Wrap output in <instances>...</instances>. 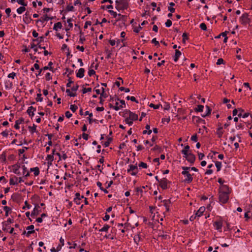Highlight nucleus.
<instances>
[{"label": "nucleus", "mask_w": 252, "mask_h": 252, "mask_svg": "<svg viewBox=\"0 0 252 252\" xmlns=\"http://www.w3.org/2000/svg\"><path fill=\"white\" fill-rule=\"evenodd\" d=\"M24 120L23 118H21L19 120H16L15 122L14 127L17 129H19L20 128L19 125L22 124L24 122Z\"/></svg>", "instance_id": "16"}, {"label": "nucleus", "mask_w": 252, "mask_h": 252, "mask_svg": "<svg viewBox=\"0 0 252 252\" xmlns=\"http://www.w3.org/2000/svg\"><path fill=\"white\" fill-rule=\"evenodd\" d=\"M205 210V208L204 207H201L199 210L196 212L195 215L196 216L199 217L201 216L203 213V212Z\"/></svg>", "instance_id": "12"}, {"label": "nucleus", "mask_w": 252, "mask_h": 252, "mask_svg": "<svg viewBox=\"0 0 252 252\" xmlns=\"http://www.w3.org/2000/svg\"><path fill=\"white\" fill-rule=\"evenodd\" d=\"M43 100V98L41 97V94H37V97L36 98V100L37 101H42Z\"/></svg>", "instance_id": "49"}, {"label": "nucleus", "mask_w": 252, "mask_h": 252, "mask_svg": "<svg viewBox=\"0 0 252 252\" xmlns=\"http://www.w3.org/2000/svg\"><path fill=\"white\" fill-rule=\"evenodd\" d=\"M36 126L34 124L32 126H29V129H30V131H31V132L32 133L36 132Z\"/></svg>", "instance_id": "32"}, {"label": "nucleus", "mask_w": 252, "mask_h": 252, "mask_svg": "<svg viewBox=\"0 0 252 252\" xmlns=\"http://www.w3.org/2000/svg\"><path fill=\"white\" fill-rule=\"evenodd\" d=\"M189 147L188 145H187L185 148L182 150V153L185 156L189 154Z\"/></svg>", "instance_id": "28"}, {"label": "nucleus", "mask_w": 252, "mask_h": 252, "mask_svg": "<svg viewBox=\"0 0 252 252\" xmlns=\"http://www.w3.org/2000/svg\"><path fill=\"white\" fill-rule=\"evenodd\" d=\"M164 206H165L167 211H169L170 206L171 204L170 199L164 200L163 201Z\"/></svg>", "instance_id": "13"}, {"label": "nucleus", "mask_w": 252, "mask_h": 252, "mask_svg": "<svg viewBox=\"0 0 252 252\" xmlns=\"http://www.w3.org/2000/svg\"><path fill=\"white\" fill-rule=\"evenodd\" d=\"M126 99L127 100H129L130 99V100H131L132 101H134V102H136V103H138V101L136 100V98H135V97L134 96H127L126 97Z\"/></svg>", "instance_id": "48"}, {"label": "nucleus", "mask_w": 252, "mask_h": 252, "mask_svg": "<svg viewBox=\"0 0 252 252\" xmlns=\"http://www.w3.org/2000/svg\"><path fill=\"white\" fill-rule=\"evenodd\" d=\"M31 170L34 172V174L35 176H37L39 173V170L37 167L31 168Z\"/></svg>", "instance_id": "33"}, {"label": "nucleus", "mask_w": 252, "mask_h": 252, "mask_svg": "<svg viewBox=\"0 0 252 252\" xmlns=\"http://www.w3.org/2000/svg\"><path fill=\"white\" fill-rule=\"evenodd\" d=\"M139 167L140 168H147V165L146 163L143 162H141L139 164Z\"/></svg>", "instance_id": "46"}, {"label": "nucleus", "mask_w": 252, "mask_h": 252, "mask_svg": "<svg viewBox=\"0 0 252 252\" xmlns=\"http://www.w3.org/2000/svg\"><path fill=\"white\" fill-rule=\"evenodd\" d=\"M215 165L217 168V171H219L220 170L221 167V163L220 161H216Z\"/></svg>", "instance_id": "35"}, {"label": "nucleus", "mask_w": 252, "mask_h": 252, "mask_svg": "<svg viewBox=\"0 0 252 252\" xmlns=\"http://www.w3.org/2000/svg\"><path fill=\"white\" fill-rule=\"evenodd\" d=\"M94 74H95V71L93 69H90L88 71V74L90 76H91Z\"/></svg>", "instance_id": "64"}, {"label": "nucleus", "mask_w": 252, "mask_h": 252, "mask_svg": "<svg viewBox=\"0 0 252 252\" xmlns=\"http://www.w3.org/2000/svg\"><path fill=\"white\" fill-rule=\"evenodd\" d=\"M168 10L171 12V13L168 14V17H171L172 15V13L173 12V2H171L170 3V6L168 7Z\"/></svg>", "instance_id": "22"}, {"label": "nucleus", "mask_w": 252, "mask_h": 252, "mask_svg": "<svg viewBox=\"0 0 252 252\" xmlns=\"http://www.w3.org/2000/svg\"><path fill=\"white\" fill-rule=\"evenodd\" d=\"M204 109V106L201 105H199L197 106V107L195 109L196 111L198 112H203Z\"/></svg>", "instance_id": "43"}, {"label": "nucleus", "mask_w": 252, "mask_h": 252, "mask_svg": "<svg viewBox=\"0 0 252 252\" xmlns=\"http://www.w3.org/2000/svg\"><path fill=\"white\" fill-rule=\"evenodd\" d=\"M224 63L223 60L221 58H220L218 60L217 64L218 65H220L221 64H223Z\"/></svg>", "instance_id": "60"}, {"label": "nucleus", "mask_w": 252, "mask_h": 252, "mask_svg": "<svg viewBox=\"0 0 252 252\" xmlns=\"http://www.w3.org/2000/svg\"><path fill=\"white\" fill-rule=\"evenodd\" d=\"M222 130V126H221V125H220L217 130V134L218 135V137L220 138L222 136L223 131Z\"/></svg>", "instance_id": "17"}, {"label": "nucleus", "mask_w": 252, "mask_h": 252, "mask_svg": "<svg viewBox=\"0 0 252 252\" xmlns=\"http://www.w3.org/2000/svg\"><path fill=\"white\" fill-rule=\"evenodd\" d=\"M22 168L23 170V175H24L25 177H26L29 176L30 175V174L28 172H27V167L25 165H23L22 166Z\"/></svg>", "instance_id": "29"}, {"label": "nucleus", "mask_w": 252, "mask_h": 252, "mask_svg": "<svg viewBox=\"0 0 252 252\" xmlns=\"http://www.w3.org/2000/svg\"><path fill=\"white\" fill-rule=\"evenodd\" d=\"M118 17V19H117V21H119V20H123L125 18V16H124V15H121V14H118V16H117Z\"/></svg>", "instance_id": "57"}, {"label": "nucleus", "mask_w": 252, "mask_h": 252, "mask_svg": "<svg viewBox=\"0 0 252 252\" xmlns=\"http://www.w3.org/2000/svg\"><path fill=\"white\" fill-rule=\"evenodd\" d=\"M25 205L23 207V209H26V208L29 209L31 207V205H29L27 201L25 202Z\"/></svg>", "instance_id": "53"}, {"label": "nucleus", "mask_w": 252, "mask_h": 252, "mask_svg": "<svg viewBox=\"0 0 252 252\" xmlns=\"http://www.w3.org/2000/svg\"><path fill=\"white\" fill-rule=\"evenodd\" d=\"M62 27V25L61 22H58L54 24L53 30L55 31H58L59 29H61Z\"/></svg>", "instance_id": "19"}, {"label": "nucleus", "mask_w": 252, "mask_h": 252, "mask_svg": "<svg viewBox=\"0 0 252 252\" xmlns=\"http://www.w3.org/2000/svg\"><path fill=\"white\" fill-rule=\"evenodd\" d=\"M119 89H120L121 91H125V92H126V93H128V92L130 91V90H129V89L128 88H125L123 87H120V88H119Z\"/></svg>", "instance_id": "59"}, {"label": "nucleus", "mask_w": 252, "mask_h": 252, "mask_svg": "<svg viewBox=\"0 0 252 252\" xmlns=\"http://www.w3.org/2000/svg\"><path fill=\"white\" fill-rule=\"evenodd\" d=\"M214 225L217 230H220L221 229L222 227V223L221 221H216Z\"/></svg>", "instance_id": "20"}, {"label": "nucleus", "mask_w": 252, "mask_h": 252, "mask_svg": "<svg viewBox=\"0 0 252 252\" xmlns=\"http://www.w3.org/2000/svg\"><path fill=\"white\" fill-rule=\"evenodd\" d=\"M110 106L111 108L115 109L116 111H118L123 107V106H122V105H119V103L118 102H116L115 103V105L114 106H113L112 104H110Z\"/></svg>", "instance_id": "15"}, {"label": "nucleus", "mask_w": 252, "mask_h": 252, "mask_svg": "<svg viewBox=\"0 0 252 252\" xmlns=\"http://www.w3.org/2000/svg\"><path fill=\"white\" fill-rule=\"evenodd\" d=\"M140 237L139 235H135L134 237V241L135 243L138 244V242L140 241Z\"/></svg>", "instance_id": "44"}, {"label": "nucleus", "mask_w": 252, "mask_h": 252, "mask_svg": "<svg viewBox=\"0 0 252 252\" xmlns=\"http://www.w3.org/2000/svg\"><path fill=\"white\" fill-rule=\"evenodd\" d=\"M172 22L170 20H167L165 22V26L167 27H170L172 25Z\"/></svg>", "instance_id": "54"}, {"label": "nucleus", "mask_w": 252, "mask_h": 252, "mask_svg": "<svg viewBox=\"0 0 252 252\" xmlns=\"http://www.w3.org/2000/svg\"><path fill=\"white\" fill-rule=\"evenodd\" d=\"M128 117L132 121L136 120L138 119V115L132 112L129 111Z\"/></svg>", "instance_id": "18"}, {"label": "nucleus", "mask_w": 252, "mask_h": 252, "mask_svg": "<svg viewBox=\"0 0 252 252\" xmlns=\"http://www.w3.org/2000/svg\"><path fill=\"white\" fill-rule=\"evenodd\" d=\"M182 55V53L181 51L176 50H175V54L174 55V62H176L178 59L179 57Z\"/></svg>", "instance_id": "21"}, {"label": "nucleus", "mask_w": 252, "mask_h": 252, "mask_svg": "<svg viewBox=\"0 0 252 252\" xmlns=\"http://www.w3.org/2000/svg\"><path fill=\"white\" fill-rule=\"evenodd\" d=\"M34 228V225H31L27 227V230H28V232L26 233L28 237H29L30 234H32L34 232V231L33 230Z\"/></svg>", "instance_id": "10"}, {"label": "nucleus", "mask_w": 252, "mask_h": 252, "mask_svg": "<svg viewBox=\"0 0 252 252\" xmlns=\"http://www.w3.org/2000/svg\"><path fill=\"white\" fill-rule=\"evenodd\" d=\"M171 182H169L166 178H163L160 180L159 185L163 189H166L169 187Z\"/></svg>", "instance_id": "4"}, {"label": "nucleus", "mask_w": 252, "mask_h": 252, "mask_svg": "<svg viewBox=\"0 0 252 252\" xmlns=\"http://www.w3.org/2000/svg\"><path fill=\"white\" fill-rule=\"evenodd\" d=\"M230 189L227 185H222L220 188L219 200L221 203H226L229 199Z\"/></svg>", "instance_id": "1"}, {"label": "nucleus", "mask_w": 252, "mask_h": 252, "mask_svg": "<svg viewBox=\"0 0 252 252\" xmlns=\"http://www.w3.org/2000/svg\"><path fill=\"white\" fill-rule=\"evenodd\" d=\"M199 27L202 30L206 31L207 30V26L204 23L200 24Z\"/></svg>", "instance_id": "52"}, {"label": "nucleus", "mask_w": 252, "mask_h": 252, "mask_svg": "<svg viewBox=\"0 0 252 252\" xmlns=\"http://www.w3.org/2000/svg\"><path fill=\"white\" fill-rule=\"evenodd\" d=\"M16 76V73L12 72L8 75V77L12 79H14Z\"/></svg>", "instance_id": "61"}, {"label": "nucleus", "mask_w": 252, "mask_h": 252, "mask_svg": "<svg viewBox=\"0 0 252 252\" xmlns=\"http://www.w3.org/2000/svg\"><path fill=\"white\" fill-rule=\"evenodd\" d=\"M152 42L154 43L156 46H159V43L158 41H157V39L156 38H153L152 40Z\"/></svg>", "instance_id": "56"}, {"label": "nucleus", "mask_w": 252, "mask_h": 252, "mask_svg": "<svg viewBox=\"0 0 252 252\" xmlns=\"http://www.w3.org/2000/svg\"><path fill=\"white\" fill-rule=\"evenodd\" d=\"M182 169L184 170V171H182V174L186 176L188 174V173H189L188 170L190 169V167L184 166V167H182Z\"/></svg>", "instance_id": "30"}, {"label": "nucleus", "mask_w": 252, "mask_h": 252, "mask_svg": "<svg viewBox=\"0 0 252 252\" xmlns=\"http://www.w3.org/2000/svg\"><path fill=\"white\" fill-rule=\"evenodd\" d=\"M66 93L69 96H70L71 97H74V96H75L76 95V94L75 93H71V92H70L69 89H66Z\"/></svg>", "instance_id": "38"}, {"label": "nucleus", "mask_w": 252, "mask_h": 252, "mask_svg": "<svg viewBox=\"0 0 252 252\" xmlns=\"http://www.w3.org/2000/svg\"><path fill=\"white\" fill-rule=\"evenodd\" d=\"M206 111H205V113H204L203 114H202V116L203 117H205L208 116V115H209L211 113V109L210 108V107L209 106H206Z\"/></svg>", "instance_id": "26"}, {"label": "nucleus", "mask_w": 252, "mask_h": 252, "mask_svg": "<svg viewBox=\"0 0 252 252\" xmlns=\"http://www.w3.org/2000/svg\"><path fill=\"white\" fill-rule=\"evenodd\" d=\"M50 19V17H48L47 14H45L43 17L41 18V19L38 20L37 22H44V21H48Z\"/></svg>", "instance_id": "24"}, {"label": "nucleus", "mask_w": 252, "mask_h": 252, "mask_svg": "<svg viewBox=\"0 0 252 252\" xmlns=\"http://www.w3.org/2000/svg\"><path fill=\"white\" fill-rule=\"evenodd\" d=\"M46 160L48 161L52 162L54 160V156L53 155H48L46 157Z\"/></svg>", "instance_id": "37"}, {"label": "nucleus", "mask_w": 252, "mask_h": 252, "mask_svg": "<svg viewBox=\"0 0 252 252\" xmlns=\"http://www.w3.org/2000/svg\"><path fill=\"white\" fill-rule=\"evenodd\" d=\"M185 181L187 183H190L192 181V178L191 174L189 173H188V174L185 176Z\"/></svg>", "instance_id": "23"}, {"label": "nucleus", "mask_w": 252, "mask_h": 252, "mask_svg": "<svg viewBox=\"0 0 252 252\" xmlns=\"http://www.w3.org/2000/svg\"><path fill=\"white\" fill-rule=\"evenodd\" d=\"M25 6H21L17 8L16 10L17 13L19 14H21L22 13H23L26 10V8L25 7Z\"/></svg>", "instance_id": "25"}, {"label": "nucleus", "mask_w": 252, "mask_h": 252, "mask_svg": "<svg viewBox=\"0 0 252 252\" xmlns=\"http://www.w3.org/2000/svg\"><path fill=\"white\" fill-rule=\"evenodd\" d=\"M121 8L123 9H126L127 8V4L125 2H122L120 3Z\"/></svg>", "instance_id": "36"}, {"label": "nucleus", "mask_w": 252, "mask_h": 252, "mask_svg": "<svg viewBox=\"0 0 252 252\" xmlns=\"http://www.w3.org/2000/svg\"><path fill=\"white\" fill-rule=\"evenodd\" d=\"M96 185L100 188V189L103 191L105 193H107L108 192V191L106 189H103V187H101L102 184L100 182H97L96 183Z\"/></svg>", "instance_id": "31"}, {"label": "nucleus", "mask_w": 252, "mask_h": 252, "mask_svg": "<svg viewBox=\"0 0 252 252\" xmlns=\"http://www.w3.org/2000/svg\"><path fill=\"white\" fill-rule=\"evenodd\" d=\"M31 48L33 49L35 52H37L38 51L36 45L34 44L33 43H31Z\"/></svg>", "instance_id": "41"}, {"label": "nucleus", "mask_w": 252, "mask_h": 252, "mask_svg": "<svg viewBox=\"0 0 252 252\" xmlns=\"http://www.w3.org/2000/svg\"><path fill=\"white\" fill-rule=\"evenodd\" d=\"M16 1L19 4L22 6H27V3L25 1V0H17Z\"/></svg>", "instance_id": "34"}, {"label": "nucleus", "mask_w": 252, "mask_h": 252, "mask_svg": "<svg viewBox=\"0 0 252 252\" xmlns=\"http://www.w3.org/2000/svg\"><path fill=\"white\" fill-rule=\"evenodd\" d=\"M0 159L2 160V161H5L6 160V156H5V154L4 153H2L0 157Z\"/></svg>", "instance_id": "58"}, {"label": "nucleus", "mask_w": 252, "mask_h": 252, "mask_svg": "<svg viewBox=\"0 0 252 252\" xmlns=\"http://www.w3.org/2000/svg\"><path fill=\"white\" fill-rule=\"evenodd\" d=\"M83 196H81L80 193H76L75 194V198H74V201L76 204H80V200L82 198H83Z\"/></svg>", "instance_id": "7"}, {"label": "nucleus", "mask_w": 252, "mask_h": 252, "mask_svg": "<svg viewBox=\"0 0 252 252\" xmlns=\"http://www.w3.org/2000/svg\"><path fill=\"white\" fill-rule=\"evenodd\" d=\"M125 122L129 126H131L133 124V121L131 119H130L129 117L126 119Z\"/></svg>", "instance_id": "39"}, {"label": "nucleus", "mask_w": 252, "mask_h": 252, "mask_svg": "<svg viewBox=\"0 0 252 252\" xmlns=\"http://www.w3.org/2000/svg\"><path fill=\"white\" fill-rule=\"evenodd\" d=\"M24 180H23L22 177L18 178L16 176H13L10 178L9 180V184L10 185H16L18 183H21L23 182Z\"/></svg>", "instance_id": "2"}, {"label": "nucleus", "mask_w": 252, "mask_h": 252, "mask_svg": "<svg viewBox=\"0 0 252 252\" xmlns=\"http://www.w3.org/2000/svg\"><path fill=\"white\" fill-rule=\"evenodd\" d=\"M138 171V169L137 165H130L129 168L127 169V172L131 175L135 176L136 175Z\"/></svg>", "instance_id": "3"}, {"label": "nucleus", "mask_w": 252, "mask_h": 252, "mask_svg": "<svg viewBox=\"0 0 252 252\" xmlns=\"http://www.w3.org/2000/svg\"><path fill=\"white\" fill-rule=\"evenodd\" d=\"M112 140V139L111 138H108L107 141H106L104 144L105 147H108Z\"/></svg>", "instance_id": "42"}, {"label": "nucleus", "mask_w": 252, "mask_h": 252, "mask_svg": "<svg viewBox=\"0 0 252 252\" xmlns=\"http://www.w3.org/2000/svg\"><path fill=\"white\" fill-rule=\"evenodd\" d=\"M149 106H150V107H153L156 109H158L160 107V105H155L153 103H151Z\"/></svg>", "instance_id": "55"}, {"label": "nucleus", "mask_w": 252, "mask_h": 252, "mask_svg": "<svg viewBox=\"0 0 252 252\" xmlns=\"http://www.w3.org/2000/svg\"><path fill=\"white\" fill-rule=\"evenodd\" d=\"M65 117L67 118H69L72 116V114L68 111L65 112Z\"/></svg>", "instance_id": "63"}, {"label": "nucleus", "mask_w": 252, "mask_h": 252, "mask_svg": "<svg viewBox=\"0 0 252 252\" xmlns=\"http://www.w3.org/2000/svg\"><path fill=\"white\" fill-rule=\"evenodd\" d=\"M110 228V226L108 224H105L103 227L99 230L100 232H107Z\"/></svg>", "instance_id": "27"}, {"label": "nucleus", "mask_w": 252, "mask_h": 252, "mask_svg": "<svg viewBox=\"0 0 252 252\" xmlns=\"http://www.w3.org/2000/svg\"><path fill=\"white\" fill-rule=\"evenodd\" d=\"M91 91H92L91 88H84L82 90V93H83V94H86L87 92H91Z\"/></svg>", "instance_id": "50"}, {"label": "nucleus", "mask_w": 252, "mask_h": 252, "mask_svg": "<svg viewBox=\"0 0 252 252\" xmlns=\"http://www.w3.org/2000/svg\"><path fill=\"white\" fill-rule=\"evenodd\" d=\"M35 111V108L32 106H30L28 108L27 112L30 116L32 117L34 115V111Z\"/></svg>", "instance_id": "14"}, {"label": "nucleus", "mask_w": 252, "mask_h": 252, "mask_svg": "<svg viewBox=\"0 0 252 252\" xmlns=\"http://www.w3.org/2000/svg\"><path fill=\"white\" fill-rule=\"evenodd\" d=\"M3 210L5 212V216L7 217L8 216V212L11 210V209L7 206H4Z\"/></svg>", "instance_id": "40"}, {"label": "nucleus", "mask_w": 252, "mask_h": 252, "mask_svg": "<svg viewBox=\"0 0 252 252\" xmlns=\"http://www.w3.org/2000/svg\"><path fill=\"white\" fill-rule=\"evenodd\" d=\"M241 23L243 25H246L249 22L248 15L247 13L243 14L240 18Z\"/></svg>", "instance_id": "5"}, {"label": "nucleus", "mask_w": 252, "mask_h": 252, "mask_svg": "<svg viewBox=\"0 0 252 252\" xmlns=\"http://www.w3.org/2000/svg\"><path fill=\"white\" fill-rule=\"evenodd\" d=\"M20 168V165L19 164H15L12 166V170L13 172L17 175H20V172L19 171V168Z\"/></svg>", "instance_id": "8"}, {"label": "nucleus", "mask_w": 252, "mask_h": 252, "mask_svg": "<svg viewBox=\"0 0 252 252\" xmlns=\"http://www.w3.org/2000/svg\"><path fill=\"white\" fill-rule=\"evenodd\" d=\"M109 13L113 16L114 18H117L118 14H117L116 12L112 10H108Z\"/></svg>", "instance_id": "45"}, {"label": "nucleus", "mask_w": 252, "mask_h": 252, "mask_svg": "<svg viewBox=\"0 0 252 252\" xmlns=\"http://www.w3.org/2000/svg\"><path fill=\"white\" fill-rule=\"evenodd\" d=\"M27 149H28L27 147H24L23 149H19L18 150L19 153L20 154H23V153H24L25 152V150H27Z\"/></svg>", "instance_id": "62"}, {"label": "nucleus", "mask_w": 252, "mask_h": 252, "mask_svg": "<svg viewBox=\"0 0 252 252\" xmlns=\"http://www.w3.org/2000/svg\"><path fill=\"white\" fill-rule=\"evenodd\" d=\"M77 106L75 105H71L70 106V109L73 112H74L77 110Z\"/></svg>", "instance_id": "51"}, {"label": "nucleus", "mask_w": 252, "mask_h": 252, "mask_svg": "<svg viewBox=\"0 0 252 252\" xmlns=\"http://www.w3.org/2000/svg\"><path fill=\"white\" fill-rule=\"evenodd\" d=\"M184 157L186 158L187 160L188 161H189L190 163H193L195 159V156L191 153H189V154L187 155Z\"/></svg>", "instance_id": "6"}, {"label": "nucleus", "mask_w": 252, "mask_h": 252, "mask_svg": "<svg viewBox=\"0 0 252 252\" xmlns=\"http://www.w3.org/2000/svg\"><path fill=\"white\" fill-rule=\"evenodd\" d=\"M40 206L38 205H36L33 209V210L32 211L31 213V216H37L39 213V209Z\"/></svg>", "instance_id": "9"}, {"label": "nucleus", "mask_w": 252, "mask_h": 252, "mask_svg": "<svg viewBox=\"0 0 252 252\" xmlns=\"http://www.w3.org/2000/svg\"><path fill=\"white\" fill-rule=\"evenodd\" d=\"M72 21V18H68L67 20V23L68 24V27H69V28H71L73 27V24L71 23Z\"/></svg>", "instance_id": "47"}, {"label": "nucleus", "mask_w": 252, "mask_h": 252, "mask_svg": "<svg viewBox=\"0 0 252 252\" xmlns=\"http://www.w3.org/2000/svg\"><path fill=\"white\" fill-rule=\"evenodd\" d=\"M85 69L83 68H80L76 73V76L78 78H82L84 76Z\"/></svg>", "instance_id": "11"}]
</instances>
